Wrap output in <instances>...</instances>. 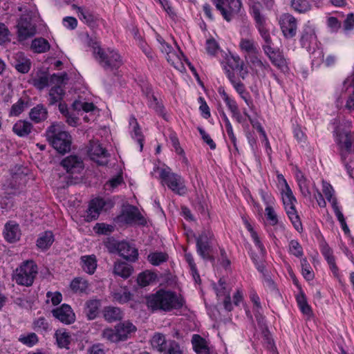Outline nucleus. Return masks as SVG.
Returning <instances> with one entry per match:
<instances>
[{
  "instance_id": "6",
  "label": "nucleus",
  "mask_w": 354,
  "mask_h": 354,
  "mask_svg": "<svg viewBox=\"0 0 354 354\" xmlns=\"http://www.w3.org/2000/svg\"><path fill=\"white\" fill-rule=\"evenodd\" d=\"M93 53L100 64L106 70L118 68L122 64L120 55L113 50H104L97 47L94 49Z\"/></svg>"
},
{
  "instance_id": "25",
  "label": "nucleus",
  "mask_w": 354,
  "mask_h": 354,
  "mask_svg": "<svg viewBox=\"0 0 354 354\" xmlns=\"http://www.w3.org/2000/svg\"><path fill=\"white\" fill-rule=\"evenodd\" d=\"M194 350L197 354H209V348L206 340L199 335H194L192 339Z\"/></svg>"
},
{
  "instance_id": "35",
  "label": "nucleus",
  "mask_w": 354,
  "mask_h": 354,
  "mask_svg": "<svg viewBox=\"0 0 354 354\" xmlns=\"http://www.w3.org/2000/svg\"><path fill=\"white\" fill-rule=\"evenodd\" d=\"M82 269L87 273L92 274L97 268V260L95 255L83 256L81 257Z\"/></svg>"
},
{
  "instance_id": "4",
  "label": "nucleus",
  "mask_w": 354,
  "mask_h": 354,
  "mask_svg": "<svg viewBox=\"0 0 354 354\" xmlns=\"http://www.w3.org/2000/svg\"><path fill=\"white\" fill-rule=\"evenodd\" d=\"M37 274V266L32 261L23 262L14 270L12 278L18 285L30 286Z\"/></svg>"
},
{
  "instance_id": "28",
  "label": "nucleus",
  "mask_w": 354,
  "mask_h": 354,
  "mask_svg": "<svg viewBox=\"0 0 354 354\" xmlns=\"http://www.w3.org/2000/svg\"><path fill=\"white\" fill-rule=\"evenodd\" d=\"M32 127V124L30 122L19 120L13 125L12 131L17 136L24 137L30 133Z\"/></svg>"
},
{
  "instance_id": "55",
  "label": "nucleus",
  "mask_w": 354,
  "mask_h": 354,
  "mask_svg": "<svg viewBox=\"0 0 354 354\" xmlns=\"http://www.w3.org/2000/svg\"><path fill=\"white\" fill-rule=\"evenodd\" d=\"M10 32L3 23H0V45L10 42Z\"/></svg>"
},
{
  "instance_id": "14",
  "label": "nucleus",
  "mask_w": 354,
  "mask_h": 354,
  "mask_svg": "<svg viewBox=\"0 0 354 354\" xmlns=\"http://www.w3.org/2000/svg\"><path fill=\"white\" fill-rule=\"evenodd\" d=\"M17 28L18 37L20 41L32 37L36 32L35 27L26 18L20 19L17 24Z\"/></svg>"
},
{
  "instance_id": "1",
  "label": "nucleus",
  "mask_w": 354,
  "mask_h": 354,
  "mask_svg": "<svg viewBox=\"0 0 354 354\" xmlns=\"http://www.w3.org/2000/svg\"><path fill=\"white\" fill-rule=\"evenodd\" d=\"M351 122L346 121L339 123L335 128L336 141L342 161L351 176L353 167L350 165L354 156V133L350 130Z\"/></svg>"
},
{
  "instance_id": "39",
  "label": "nucleus",
  "mask_w": 354,
  "mask_h": 354,
  "mask_svg": "<svg viewBox=\"0 0 354 354\" xmlns=\"http://www.w3.org/2000/svg\"><path fill=\"white\" fill-rule=\"evenodd\" d=\"M248 59L252 64V68L256 70L257 73L258 71H265L270 68V65L267 62H263L257 56V53L248 55Z\"/></svg>"
},
{
  "instance_id": "48",
  "label": "nucleus",
  "mask_w": 354,
  "mask_h": 354,
  "mask_svg": "<svg viewBox=\"0 0 354 354\" xmlns=\"http://www.w3.org/2000/svg\"><path fill=\"white\" fill-rule=\"evenodd\" d=\"M162 353L163 354H183V351L179 343L174 339H169V343Z\"/></svg>"
},
{
  "instance_id": "18",
  "label": "nucleus",
  "mask_w": 354,
  "mask_h": 354,
  "mask_svg": "<svg viewBox=\"0 0 354 354\" xmlns=\"http://www.w3.org/2000/svg\"><path fill=\"white\" fill-rule=\"evenodd\" d=\"M105 205V202L102 198H95L90 203L88 211H87V220H95L99 216L100 211L103 209Z\"/></svg>"
},
{
  "instance_id": "19",
  "label": "nucleus",
  "mask_w": 354,
  "mask_h": 354,
  "mask_svg": "<svg viewBox=\"0 0 354 354\" xmlns=\"http://www.w3.org/2000/svg\"><path fill=\"white\" fill-rule=\"evenodd\" d=\"M273 65L283 71L288 68L287 62L283 55L279 50H275L274 48L270 50L268 54H266Z\"/></svg>"
},
{
  "instance_id": "52",
  "label": "nucleus",
  "mask_w": 354,
  "mask_h": 354,
  "mask_svg": "<svg viewBox=\"0 0 354 354\" xmlns=\"http://www.w3.org/2000/svg\"><path fill=\"white\" fill-rule=\"evenodd\" d=\"M19 341L28 346H32L38 342V337L35 333H30L27 335L20 336Z\"/></svg>"
},
{
  "instance_id": "10",
  "label": "nucleus",
  "mask_w": 354,
  "mask_h": 354,
  "mask_svg": "<svg viewBox=\"0 0 354 354\" xmlns=\"http://www.w3.org/2000/svg\"><path fill=\"white\" fill-rule=\"evenodd\" d=\"M280 26L284 37L287 39L295 36L297 29L296 19L290 14H284L281 17Z\"/></svg>"
},
{
  "instance_id": "8",
  "label": "nucleus",
  "mask_w": 354,
  "mask_h": 354,
  "mask_svg": "<svg viewBox=\"0 0 354 354\" xmlns=\"http://www.w3.org/2000/svg\"><path fill=\"white\" fill-rule=\"evenodd\" d=\"M213 2L227 21H230L241 8V0H213Z\"/></svg>"
},
{
  "instance_id": "45",
  "label": "nucleus",
  "mask_w": 354,
  "mask_h": 354,
  "mask_svg": "<svg viewBox=\"0 0 354 354\" xmlns=\"http://www.w3.org/2000/svg\"><path fill=\"white\" fill-rule=\"evenodd\" d=\"M297 301L303 314L308 316H310L312 315L311 308L308 304L306 296L302 292L297 295Z\"/></svg>"
},
{
  "instance_id": "29",
  "label": "nucleus",
  "mask_w": 354,
  "mask_h": 354,
  "mask_svg": "<svg viewBox=\"0 0 354 354\" xmlns=\"http://www.w3.org/2000/svg\"><path fill=\"white\" fill-rule=\"evenodd\" d=\"M133 267L126 262H115L113 268V273L124 279L129 277L133 272Z\"/></svg>"
},
{
  "instance_id": "53",
  "label": "nucleus",
  "mask_w": 354,
  "mask_h": 354,
  "mask_svg": "<svg viewBox=\"0 0 354 354\" xmlns=\"http://www.w3.org/2000/svg\"><path fill=\"white\" fill-rule=\"evenodd\" d=\"M261 5L260 3H254L251 7L252 13L258 25L263 24L264 18L261 15Z\"/></svg>"
},
{
  "instance_id": "40",
  "label": "nucleus",
  "mask_w": 354,
  "mask_h": 354,
  "mask_svg": "<svg viewBox=\"0 0 354 354\" xmlns=\"http://www.w3.org/2000/svg\"><path fill=\"white\" fill-rule=\"evenodd\" d=\"M129 124L133 128V137L137 140L138 142L140 144V150H142V147H143V144H142L143 136L142 134L141 129L139 126V124L135 117H133V116L131 117L130 120H129Z\"/></svg>"
},
{
  "instance_id": "63",
  "label": "nucleus",
  "mask_w": 354,
  "mask_h": 354,
  "mask_svg": "<svg viewBox=\"0 0 354 354\" xmlns=\"http://www.w3.org/2000/svg\"><path fill=\"white\" fill-rule=\"evenodd\" d=\"M113 299L119 303L124 304L130 300L131 294L129 292H115L113 294Z\"/></svg>"
},
{
  "instance_id": "27",
  "label": "nucleus",
  "mask_w": 354,
  "mask_h": 354,
  "mask_svg": "<svg viewBox=\"0 0 354 354\" xmlns=\"http://www.w3.org/2000/svg\"><path fill=\"white\" fill-rule=\"evenodd\" d=\"M29 116L35 123H39L47 118L48 111L43 104H37L31 109Z\"/></svg>"
},
{
  "instance_id": "62",
  "label": "nucleus",
  "mask_w": 354,
  "mask_h": 354,
  "mask_svg": "<svg viewBox=\"0 0 354 354\" xmlns=\"http://www.w3.org/2000/svg\"><path fill=\"white\" fill-rule=\"evenodd\" d=\"M246 227L248 230V231L250 232L251 236L255 243V245L257 246V248L260 250L261 252H263L264 247L261 242L260 241L257 232L253 230L252 225L249 223L246 222Z\"/></svg>"
},
{
  "instance_id": "54",
  "label": "nucleus",
  "mask_w": 354,
  "mask_h": 354,
  "mask_svg": "<svg viewBox=\"0 0 354 354\" xmlns=\"http://www.w3.org/2000/svg\"><path fill=\"white\" fill-rule=\"evenodd\" d=\"M49 79L46 75L33 77L32 79V85L39 90L44 89L48 85Z\"/></svg>"
},
{
  "instance_id": "31",
  "label": "nucleus",
  "mask_w": 354,
  "mask_h": 354,
  "mask_svg": "<svg viewBox=\"0 0 354 354\" xmlns=\"http://www.w3.org/2000/svg\"><path fill=\"white\" fill-rule=\"evenodd\" d=\"M259 32L264 41L262 45V48L265 54H268L270 50H272L273 42L270 37L269 31L263 26V24L258 25Z\"/></svg>"
},
{
  "instance_id": "64",
  "label": "nucleus",
  "mask_w": 354,
  "mask_h": 354,
  "mask_svg": "<svg viewBox=\"0 0 354 354\" xmlns=\"http://www.w3.org/2000/svg\"><path fill=\"white\" fill-rule=\"evenodd\" d=\"M88 354H105L104 346L102 344H95L87 350Z\"/></svg>"
},
{
  "instance_id": "21",
  "label": "nucleus",
  "mask_w": 354,
  "mask_h": 354,
  "mask_svg": "<svg viewBox=\"0 0 354 354\" xmlns=\"http://www.w3.org/2000/svg\"><path fill=\"white\" fill-rule=\"evenodd\" d=\"M317 36L314 28L310 25H306L302 30L300 42L303 47L308 48L310 44L315 41Z\"/></svg>"
},
{
  "instance_id": "51",
  "label": "nucleus",
  "mask_w": 354,
  "mask_h": 354,
  "mask_svg": "<svg viewBox=\"0 0 354 354\" xmlns=\"http://www.w3.org/2000/svg\"><path fill=\"white\" fill-rule=\"evenodd\" d=\"M71 288L75 292L80 291L82 292L87 289L88 283L82 279L76 278L71 281Z\"/></svg>"
},
{
  "instance_id": "59",
  "label": "nucleus",
  "mask_w": 354,
  "mask_h": 354,
  "mask_svg": "<svg viewBox=\"0 0 354 354\" xmlns=\"http://www.w3.org/2000/svg\"><path fill=\"white\" fill-rule=\"evenodd\" d=\"M216 295L218 297H225V292L230 295V289L227 286L225 280L221 278L218 281V287L216 289Z\"/></svg>"
},
{
  "instance_id": "43",
  "label": "nucleus",
  "mask_w": 354,
  "mask_h": 354,
  "mask_svg": "<svg viewBox=\"0 0 354 354\" xmlns=\"http://www.w3.org/2000/svg\"><path fill=\"white\" fill-rule=\"evenodd\" d=\"M214 234L209 231H203L196 238V245H213Z\"/></svg>"
},
{
  "instance_id": "30",
  "label": "nucleus",
  "mask_w": 354,
  "mask_h": 354,
  "mask_svg": "<svg viewBox=\"0 0 354 354\" xmlns=\"http://www.w3.org/2000/svg\"><path fill=\"white\" fill-rule=\"evenodd\" d=\"M100 301L97 299L88 300L85 303L84 313L89 320L94 319L98 315Z\"/></svg>"
},
{
  "instance_id": "32",
  "label": "nucleus",
  "mask_w": 354,
  "mask_h": 354,
  "mask_svg": "<svg viewBox=\"0 0 354 354\" xmlns=\"http://www.w3.org/2000/svg\"><path fill=\"white\" fill-rule=\"evenodd\" d=\"M56 342L59 348L69 349L71 337L69 333L65 330H57L55 333Z\"/></svg>"
},
{
  "instance_id": "42",
  "label": "nucleus",
  "mask_w": 354,
  "mask_h": 354,
  "mask_svg": "<svg viewBox=\"0 0 354 354\" xmlns=\"http://www.w3.org/2000/svg\"><path fill=\"white\" fill-rule=\"evenodd\" d=\"M148 261L153 266H159L167 261L168 255L165 252H156L150 253L147 257Z\"/></svg>"
},
{
  "instance_id": "57",
  "label": "nucleus",
  "mask_w": 354,
  "mask_h": 354,
  "mask_svg": "<svg viewBox=\"0 0 354 354\" xmlns=\"http://www.w3.org/2000/svg\"><path fill=\"white\" fill-rule=\"evenodd\" d=\"M25 102L22 99H19L17 103L14 104L10 111V116H18L21 113L25 108Z\"/></svg>"
},
{
  "instance_id": "5",
  "label": "nucleus",
  "mask_w": 354,
  "mask_h": 354,
  "mask_svg": "<svg viewBox=\"0 0 354 354\" xmlns=\"http://www.w3.org/2000/svg\"><path fill=\"white\" fill-rule=\"evenodd\" d=\"M281 194L286 214L295 230L300 232L302 230V224L295 208V203L297 202V200L294 196L290 186H287V190H282Z\"/></svg>"
},
{
  "instance_id": "60",
  "label": "nucleus",
  "mask_w": 354,
  "mask_h": 354,
  "mask_svg": "<svg viewBox=\"0 0 354 354\" xmlns=\"http://www.w3.org/2000/svg\"><path fill=\"white\" fill-rule=\"evenodd\" d=\"M123 183V178L121 175H118L115 177L112 178L110 179L106 184H105V189L106 190H111L113 189L120 185H121Z\"/></svg>"
},
{
  "instance_id": "20",
  "label": "nucleus",
  "mask_w": 354,
  "mask_h": 354,
  "mask_svg": "<svg viewBox=\"0 0 354 354\" xmlns=\"http://www.w3.org/2000/svg\"><path fill=\"white\" fill-rule=\"evenodd\" d=\"M119 342L127 340L131 333L136 331V326L130 322H123L115 326Z\"/></svg>"
},
{
  "instance_id": "41",
  "label": "nucleus",
  "mask_w": 354,
  "mask_h": 354,
  "mask_svg": "<svg viewBox=\"0 0 354 354\" xmlns=\"http://www.w3.org/2000/svg\"><path fill=\"white\" fill-rule=\"evenodd\" d=\"M239 47L242 51L246 52L248 55L257 53L258 50L253 39H241Z\"/></svg>"
},
{
  "instance_id": "13",
  "label": "nucleus",
  "mask_w": 354,
  "mask_h": 354,
  "mask_svg": "<svg viewBox=\"0 0 354 354\" xmlns=\"http://www.w3.org/2000/svg\"><path fill=\"white\" fill-rule=\"evenodd\" d=\"M61 165L68 173L77 174L84 168V163L82 158L76 155H71L64 158Z\"/></svg>"
},
{
  "instance_id": "7",
  "label": "nucleus",
  "mask_w": 354,
  "mask_h": 354,
  "mask_svg": "<svg viewBox=\"0 0 354 354\" xmlns=\"http://www.w3.org/2000/svg\"><path fill=\"white\" fill-rule=\"evenodd\" d=\"M160 176L163 185H166L175 194L180 196L186 194L187 189L180 175L171 172L168 168L162 169Z\"/></svg>"
},
{
  "instance_id": "36",
  "label": "nucleus",
  "mask_w": 354,
  "mask_h": 354,
  "mask_svg": "<svg viewBox=\"0 0 354 354\" xmlns=\"http://www.w3.org/2000/svg\"><path fill=\"white\" fill-rule=\"evenodd\" d=\"M167 343H169V340L166 339L165 335L161 333H156L151 340L153 348L161 353L165 350Z\"/></svg>"
},
{
  "instance_id": "49",
  "label": "nucleus",
  "mask_w": 354,
  "mask_h": 354,
  "mask_svg": "<svg viewBox=\"0 0 354 354\" xmlns=\"http://www.w3.org/2000/svg\"><path fill=\"white\" fill-rule=\"evenodd\" d=\"M102 337L111 343L119 342L115 328L114 329L111 328L104 329L102 333Z\"/></svg>"
},
{
  "instance_id": "22",
  "label": "nucleus",
  "mask_w": 354,
  "mask_h": 354,
  "mask_svg": "<svg viewBox=\"0 0 354 354\" xmlns=\"http://www.w3.org/2000/svg\"><path fill=\"white\" fill-rule=\"evenodd\" d=\"M73 8L76 10L79 19L86 23L89 26L94 25L95 21V17L88 9L84 7L77 6V5H73Z\"/></svg>"
},
{
  "instance_id": "34",
  "label": "nucleus",
  "mask_w": 354,
  "mask_h": 354,
  "mask_svg": "<svg viewBox=\"0 0 354 354\" xmlns=\"http://www.w3.org/2000/svg\"><path fill=\"white\" fill-rule=\"evenodd\" d=\"M54 241V236L52 232L46 231L41 233L37 240V246L41 250L48 249Z\"/></svg>"
},
{
  "instance_id": "47",
  "label": "nucleus",
  "mask_w": 354,
  "mask_h": 354,
  "mask_svg": "<svg viewBox=\"0 0 354 354\" xmlns=\"http://www.w3.org/2000/svg\"><path fill=\"white\" fill-rule=\"evenodd\" d=\"M156 275L151 272L145 271L140 273L138 277V283L142 287L148 286L151 281H154Z\"/></svg>"
},
{
  "instance_id": "15",
  "label": "nucleus",
  "mask_w": 354,
  "mask_h": 354,
  "mask_svg": "<svg viewBox=\"0 0 354 354\" xmlns=\"http://www.w3.org/2000/svg\"><path fill=\"white\" fill-rule=\"evenodd\" d=\"M11 64L18 72L24 74L30 71L31 62L23 53L18 52L12 56Z\"/></svg>"
},
{
  "instance_id": "37",
  "label": "nucleus",
  "mask_w": 354,
  "mask_h": 354,
  "mask_svg": "<svg viewBox=\"0 0 354 354\" xmlns=\"http://www.w3.org/2000/svg\"><path fill=\"white\" fill-rule=\"evenodd\" d=\"M48 41L42 37L35 38L31 44V48L37 53L47 52L50 49Z\"/></svg>"
},
{
  "instance_id": "12",
  "label": "nucleus",
  "mask_w": 354,
  "mask_h": 354,
  "mask_svg": "<svg viewBox=\"0 0 354 354\" xmlns=\"http://www.w3.org/2000/svg\"><path fill=\"white\" fill-rule=\"evenodd\" d=\"M53 315L65 324H71L75 320V315L71 307L66 304L52 310Z\"/></svg>"
},
{
  "instance_id": "46",
  "label": "nucleus",
  "mask_w": 354,
  "mask_h": 354,
  "mask_svg": "<svg viewBox=\"0 0 354 354\" xmlns=\"http://www.w3.org/2000/svg\"><path fill=\"white\" fill-rule=\"evenodd\" d=\"M149 106L152 108L156 113L162 117V118L165 120H168L167 115L165 112V107L163 104L160 102L158 99L155 96H152L151 100L149 102Z\"/></svg>"
},
{
  "instance_id": "16",
  "label": "nucleus",
  "mask_w": 354,
  "mask_h": 354,
  "mask_svg": "<svg viewBox=\"0 0 354 354\" xmlns=\"http://www.w3.org/2000/svg\"><path fill=\"white\" fill-rule=\"evenodd\" d=\"M118 254L129 261H136L138 259V250L127 241H121L118 245Z\"/></svg>"
},
{
  "instance_id": "44",
  "label": "nucleus",
  "mask_w": 354,
  "mask_h": 354,
  "mask_svg": "<svg viewBox=\"0 0 354 354\" xmlns=\"http://www.w3.org/2000/svg\"><path fill=\"white\" fill-rule=\"evenodd\" d=\"M292 8L298 12H306L310 10L311 4L309 0H292Z\"/></svg>"
},
{
  "instance_id": "23",
  "label": "nucleus",
  "mask_w": 354,
  "mask_h": 354,
  "mask_svg": "<svg viewBox=\"0 0 354 354\" xmlns=\"http://www.w3.org/2000/svg\"><path fill=\"white\" fill-rule=\"evenodd\" d=\"M88 153L93 160L106 158L108 154L107 151L97 141L94 140L90 142Z\"/></svg>"
},
{
  "instance_id": "11",
  "label": "nucleus",
  "mask_w": 354,
  "mask_h": 354,
  "mask_svg": "<svg viewBox=\"0 0 354 354\" xmlns=\"http://www.w3.org/2000/svg\"><path fill=\"white\" fill-rule=\"evenodd\" d=\"M50 81L59 84L53 86L49 91V105H53L57 102H60L63 99L65 91L60 85L64 81V76H59L55 74L51 76Z\"/></svg>"
},
{
  "instance_id": "61",
  "label": "nucleus",
  "mask_w": 354,
  "mask_h": 354,
  "mask_svg": "<svg viewBox=\"0 0 354 354\" xmlns=\"http://www.w3.org/2000/svg\"><path fill=\"white\" fill-rule=\"evenodd\" d=\"M197 129L199 131L203 140L209 145V147H210L211 149H215L216 147V143L211 138V137L209 136V134L205 132V131L200 127H198L197 128Z\"/></svg>"
},
{
  "instance_id": "26",
  "label": "nucleus",
  "mask_w": 354,
  "mask_h": 354,
  "mask_svg": "<svg viewBox=\"0 0 354 354\" xmlns=\"http://www.w3.org/2000/svg\"><path fill=\"white\" fill-rule=\"evenodd\" d=\"M103 315L105 320L111 323L122 319L123 314L118 307L107 306L103 310Z\"/></svg>"
},
{
  "instance_id": "50",
  "label": "nucleus",
  "mask_w": 354,
  "mask_h": 354,
  "mask_svg": "<svg viewBox=\"0 0 354 354\" xmlns=\"http://www.w3.org/2000/svg\"><path fill=\"white\" fill-rule=\"evenodd\" d=\"M34 328L39 332H48L50 330V326L48 321L44 317H39L33 322Z\"/></svg>"
},
{
  "instance_id": "58",
  "label": "nucleus",
  "mask_w": 354,
  "mask_h": 354,
  "mask_svg": "<svg viewBox=\"0 0 354 354\" xmlns=\"http://www.w3.org/2000/svg\"><path fill=\"white\" fill-rule=\"evenodd\" d=\"M290 252L297 257H300L303 255V250L301 245L297 241L292 240L289 244Z\"/></svg>"
},
{
  "instance_id": "9",
  "label": "nucleus",
  "mask_w": 354,
  "mask_h": 354,
  "mask_svg": "<svg viewBox=\"0 0 354 354\" xmlns=\"http://www.w3.org/2000/svg\"><path fill=\"white\" fill-rule=\"evenodd\" d=\"M118 219L124 221L127 224L137 223L140 225H145L146 221L142 216L138 209L133 205H129L124 209Z\"/></svg>"
},
{
  "instance_id": "56",
  "label": "nucleus",
  "mask_w": 354,
  "mask_h": 354,
  "mask_svg": "<svg viewBox=\"0 0 354 354\" xmlns=\"http://www.w3.org/2000/svg\"><path fill=\"white\" fill-rule=\"evenodd\" d=\"M301 264L302 274L304 275V278L308 281L313 279L314 277V274L312 272L310 266L308 263L307 259H301Z\"/></svg>"
},
{
  "instance_id": "38",
  "label": "nucleus",
  "mask_w": 354,
  "mask_h": 354,
  "mask_svg": "<svg viewBox=\"0 0 354 354\" xmlns=\"http://www.w3.org/2000/svg\"><path fill=\"white\" fill-rule=\"evenodd\" d=\"M297 180L301 194L304 197L310 198L311 197V192L309 188V182L304 177L301 172L299 171L297 174Z\"/></svg>"
},
{
  "instance_id": "33",
  "label": "nucleus",
  "mask_w": 354,
  "mask_h": 354,
  "mask_svg": "<svg viewBox=\"0 0 354 354\" xmlns=\"http://www.w3.org/2000/svg\"><path fill=\"white\" fill-rule=\"evenodd\" d=\"M321 251L326 259L328 263L329 264L330 270L333 274L337 276L338 268L335 262V258L333 255V250L326 243H324L322 245Z\"/></svg>"
},
{
  "instance_id": "2",
  "label": "nucleus",
  "mask_w": 354,
  "mask_h": 354,
  "mask_svg": "<svg viewBox=\"0 0 354 354\" xmlns=\"http://www.w3.org/2000/svg\"><path fill=\"white\" fill-rule=\"evenodd\" d=\"M184 298L171 290H159L147 299V306L153 311L162 310L169 312L180 309L185 304Z\"/></svg>"
},
{
  "instance_id": "3",
  "label": "nucleus",
  "mask_w": 354,
  "mask_h": 354,
  "mask_svg": "<svg viewBox=\"0 0 354 354\" xmlns=\"http://www.w3.org/2000/svg\"><path fill=\"white\" fill-rule=\"evenodd\" d=\"M46 137L59 153H65L71 150V136L66 131H59L55 124H53L47 129Z\"/></svg>"
},
{
  "instance_id": "17",
  "label": "nucleus",
  "mask_w": 354,
  "mask_h": 354,
  "mask_svg": "<svg viewBox=\"0 0 354 354\" xmlns=\"http://www.w3.org/2000/svg\"><path fill=\"white\" fill-rule=\"evenodd\" d=\"M3 235L5 239L10 243H15L19 240L21 230L18 224L10 221L5 225Z\"/></svg>"
},
{
  "instance_id": "24",
  "label": "nucleus",
  "mask_w": 354,
  "mask_h": 354,
  "mask_svg": "<svg viewBox=\"0 0 354 354\" xmlns=\"http://www.w3.org/2000/svg\"><path fill=\"white\" fill-rule=\"evenodd\" d=\"M166 58L167 62L176 69L179 71L185 69L183 60H185L186 57L184 56L183 52L179 48L178 49V53L173 51L171 53H169V56H167Z\"/></svg>"
}]
</instances>
